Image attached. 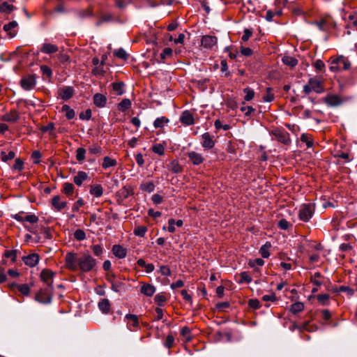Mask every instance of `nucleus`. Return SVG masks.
<instances>
[{"mask_svg": "<svg viewBox=\"0 0 357 357\" xmlns=\"http://www.w3.org/2000/svg\"><path fill=\"white\" fill-rule=\"evenodd\" d=\"M65 261L66 267L71 271L90 272L96 266V259L86 253L78 256L75 252H68L65 256Z\"/></svg>", "mask_w": 357, "mask_h": 357, "instance_id": "1", "label": "nucleus"}, {"mask_svg": "<svg viewBox=\"0 0 357 357\" xmlns=\"http://www.w3.org/2000/svg\"><path fill=\"white\" fill-rule=\"evenodd\" d=\"M314 212V207L311 204H302L299 208V219L304 222H308L312 217Z\"/></svg>", "mask_w": 357, "mask_h": 357, "instance_id": "2", "label": "nucleus"}, {"mask_svg": "<svg viewBox=\"0 0 357 357\" xmlns=\"http://www.w3.org/2000/svg\"><path fill=\"white\" fill-rule=\"evenodd\" d=\"M202 45L206 49H214L217 47L218 38L215 36L205 35L202 38Z\"/></svg>", "mask_w": 357, "mask_h": 357, "instance_id": "3", "label": "nucleus"}, {"mask_svg": "<svg viewBox=\"0 0 357 357\" xmlns=\"http://www.w3.org/2000/svg\"><path fill=\"white\" fill-rule=\"evenodd\" d=\"M35 299L42 304H48L51 303L52 295L49 289L40 290L36 294Z\"/></svg>", "mask_w": 357, "mask_h": 357, "instance_id": "4", "label": "nucleus"}, {"mask_svg": "<svg viewBox=\"0 0 357 357\" xmlns=\"http://www.w3.org/2000/svg\"><path fill=\"white\" fill-rule=\"evenodd\" d=\"M75 93V90L73 86H64L60 88L58 91V95L61 99L66 101L70 99Z\"/></svg>", "mask_w": 357, "mask_h": 357, "instance_id": "5", "label": "nucleus"}, {"mask_svg": "<svg viewBox=\"0 0 357 357\" xmlns=\"http://www.w3.org/2000/svg\"><path fill=\"white\" fill-rule=\"evenodd\" d=\"M36 84V80L34 75H29L21 79V86L26 91L33 89Z\"/></svg>", "mask_w": 357, "mask_h": 357, "instance_id": "6", "label": "nucleus"}, {"mask_svg": "<svg viewBox=\"0 0 357 357\" xmlns=\"http://www.w3.org/2000/svg\"><path fill=\"white\" fill-rule=\"evenodd\" d=\"M54 273L50 270L45 269L43 270L40 273L41 280L50 289L52 288L53 278Z\"/></svg>", "mask_w": 357, "mask_h": 357, "instance_id": "7", "label": "nucleus"}, {"mask_svg": "<svg viewBox=\"0 0 357 357\" xmlns=\"http://www.w3.org/2000/svg\"><path fill=\"white\" fill-rule=\"evenodd\" d=\"M274 135L277 140L284 144H289L291 142L289 134L286 131L276 130Z\"/></svg>", "mask_w": 357, "mask_h": 357, "instance_id": "8", "label": "nucleus"}, {"mask_svg": "<svg viewBox=\"0 0 357 357\" xmlns=\"http://www.w3.org/2000/svg\"><path fill=\"white\" fill-rule=\"evenodd\" d=\"M324 101L331 107H336L341 104L342 100L337 95L330 94L324 98Z\"/></svg>", "mask_w": 357, "mask_h": 357, "instance_id": "9", "label": "nucleus"}, {"mask_svg": "<svg viewBox=\"0 0 357 357\" xmlns=\"http://www.w3.org/2000/svg\"><path fill=\"white\" fill-rule=\"evenodd\" d=\"M189 160L194 165H199L204 161V158L201 153L195 151H190L187 153Z\"/></svg>", "mask_w": 357, "mask_h": 357, "instance_id": "10", "label": "nucleus"}, {"mask_svg": "<svg viewBox=\"0 0 357 357\" xmlns=\"http://www.w3.org/2000/svg\"><path fill=\"white\" fill-rule=\"evenodd\" d=\"M203 142L202 145L204 149H210L215 145V142L208 132H205L202 136Z\"/></svg>", "mask_w": 357, "mask_h": 357, "instance_id": "11", "label": "nucleus"}, {"mask_svg": "<svg viewBox=\"0 0 357 357\" xmlns=\"http://www.w3.org/2000/svg\"><path fill=\"white\" fill-rule=\"evenodd\" d=\"M308 83L310 85L313 91L317 93H321L324 91L323 86H321V83L317 78H310L308 80Z\"/></svg>", "mask_w": 357, "mask_h": 357, "instance_id": "12", "label": "nucleus"}, {"mask_svg": "<svg viewBox=\"0 0 357 357\" xmlns=\"http://www.w3.org/2000/svg\"><path fill=\"white\" fill-rule=\"evenodd\" d=\"M24 264L30 267H34L39 261V256L37 254H31L23 258Z\"/></svg>", "mask_w": 357, "mask_h": 357, "instance_id": "13", "label": "nucleus"}, {"mask_svg": "<svg viewBox=\"0 0 357 357\" xmlns=\"http://www.w3.org/2000/svg\"><path fill=\"white\" fill-rule=\"evenodd\" d=\"M180 121H181L182 123H183L186 126H190V125L193 124L194 123V118H193L192 114L188 110L184 111L180 116Z\"/></svg>", "mask_w": 357, "mask_h": 357, "instance_id": "14", "label": "nucleus"}, {"mask_svg": "<svg viewBox=\"0 0 357 357\" xmlns=\"http://www.w3.org/2000/svg\"><path fill=\"white\" fill-rule=\"evenodd\" d=\"M112 253L119 259H123L127 255L126 248L119 245H114L112 249Z\"/></svg>", "mask_w": 357, "mask_h": 357, "instance_id": "15", "label": "nucleus"}, {"mask_svg": "<svg viewBox=\"0 0 357 357\" xmlns=\"http://www.w3.org/2000/svg\"><path fill=\"white\" fill-rule=\"evenodd\" d=\"M51 203L53 207L57 211L63 209L67 205L66 202L61 201V197L59 195L53 197Z\"/></svg>", "mask_w": 357, "mask_h": 357, "instance_id": "16", "label": "nucleus"}, {"mask_svg": "<svg viewBox=\"0 0 357 357\" xmlns=\"http://www.w3.org/2000/svg\"><path fill=\"white\" fill-rule=\"evenodd\" d=\"M93 103L96 107H104L107 102V98L102 93H96L93 96Z\"/></svg>", "mask_w": 357, "mask_h": 357, "instance_id": "17", "label": "nucleus"}, {"mask_svg": "<svg viewBox=\"0 0 357 357\" xmlns=\"http://www.w3.org/2000/svg\"><path fill=\"white\" fill-rule=\"evenodd\" d=\"M58 50V47L55 45L51 43H43L40 51L44 54H50L56 52Z\"/></svg>", "mask_w": 357, "mask_h": 357, "instance_id": "18", "label": "nucleus"}, {"mask_svg": "<svg viewBox=\"0 0 357 357\" xmlns=\"http://www.w3.org/2000/svg\"><path fill=\"white\" fill-rule=\"evenodd\" d=\"M19 119V115L16 111H12L6 113L1 116V120L7 122H15Z\"/></svg>", "mask_w": 357, "mask_h": 357, "instance_id": "19", "label": "nucleus"}, {"mask_svg": "<svg viewBox=\"0 0 357 357\" xmlns=\"http://www.w3.org/2000/svg\"><path fill=\"white\" fill-rule=\"evenodd\" d=\"M155 291V287L151 284H144L141 287V292L146 296H151Z\"/></svg>", "mask_w": 357, "mask_h": 357, "instance_id": "20", "label": "nucleus"}, {"mask_svg": "<svg viewBox=\"0 0 357 357\" xmlns=\"http://www.w3.org/2000/svg\"><path fill=\"white\" fill-rule=\"evenodd\" d=\"M167 169L169 171L172 172L174 174H178L181 172L183 169L178 161L176 160H174L172 162H170V163L167 166Z\"/></svg>", "mask_w": 357, "mask_h": 357, "instance_id": "21", "label": "nucleus"}, {"mask_svg": "<svg viewBox=\"0 0 357 357\" xmlns=\"http://www.w3.org/2000/svg\"><path fill=\"white\" fill-rule=\"evenodd\" d=\"M125 320L128 321V326H138V317L135 314H126L125 316Z\"/></svg>", "mask_w": 357, "mask_h": 357, "instance_id": "22", "label": "nucleus"}, {"mask_svg": "<svg viewBox=\"0 0 357 357\" xmlns=\"http://www.w3.org/2000/svg\"><path fill=\"white\" fill-rule=\"evenodd\" d=\"M88 178V175L86 172L79 171L77 174L74 177L73 181L74 183L78 185H82L83 181H86Z\"/></svg>", "mask_w": 357, "mask_h": 357, "instance_id": "23", "label": "nucleus"}, {"mask_svg": "<svg viewBox=\"0 0 357 357\" xmlns=\"http://www.w3.org/2000/svg\"><path fill=\"white\" fill-rule=\"evenodd\" d=\"M90 193L96 197H100L102 195L103 188L100 185H92L90 188Z\"/></svg>", "mask_w": 357, "mask_h": 357, "instance_id": "24", "label": "nucleus"}, {"mask_svg": "<svg viewBox=\"0 0 357 357\" xmlns=\"http://www.w3.org/2000/svg\"><path fill=\"white\" fill-rule=\"evenodd\" d=\"M117 164V162L116 160L111 158L109 156H105L103 158V162L102 164V168L106 169L111 167H114Z\"/></svg>", "mask_w": 357, "mask_h": 357, "instance_id": "25", "label": "nucleus"}, {"mask_svg": "<svg viewBox=\"0 0 357 357\" xmlns=\"http://www.w3.org/2000/svg\"><path fill=\"white\" fill-rule=\"evenodd\" d=\"M282 61L284 64L291 67H294L298 64V60L295 57L291 56H283Z\"/></svg>", "mask_w": 357, "mask_h": 357, "instance_id": "26", "label": "nucleus"}, {"mask_svg": "<svg viewBox=\"0 0 357 357\" xmlns=\"http://www.w3.org/2000/svg\"><path fill=\"white\" fill-rule=\"evenodd\" d=\"M61 111L65 112V116L68 119H73L75 116L74 109H71L68 105H63Z\"/></svg>", "mask_w": 357, "mask_h": 357, "instance_id": "27", "label": "nucleus"}, {"mask_svg": "<svg viewBox=\"0 0 357 357\" xmlns=\"http://www.w3.org/2000/svg\"><path fill=\"white\" fill-rule=\"evenodd\" d=\"M0 156H1V160L3 162H6L8 160L13 159L15 157V153L13 151H10L8 153H6V151H2L0 153Z\"/></svg>", "mask_w": 357, "mask_h": 357, "instance_id": "28", "label": "nucleus"}, {"mask_svg": "<svg viewBox=\"0 0 357 357\" xmlns=\"http://www.w3.org/2000/svg\"><path fill=\"white\" fill-rule=\"evenodd\" d=\"M131 107V102L128 98H124L122 100L119 104L118 105L119 110L121 112H125L128 109Z\"/></svg>", "mask_w": 357, "mask_h": 357, "instance_id": "29", "label": "nucleus"}, {"mask_svg": "<svg viewBox=\"0 0 357 357\" xmlns=\"http://www.w3.org/2000/svg\"><path fill=\"white\" fill-rule=\"evenodd\" d=\"M113 90L117 95H122L124 93V83L123 82H114L112 84Z\"/></svg>", "mask_w": 357, "mask_h": 357, "instance_id": "30", "label": "nucleus"}, {"mask_svg": "<svg viewBox=\"0 0 357 357\" xmlns=\"http://www.w3.org/2000/svg\"><path fill=\"white\" fill-rule=\"evenodd\" d=\"M19 292L24 296H28L30 292V287L26 284H15V285Z\"/></svg>", "mask_w": 357, "mask_h": 357, "instance_id": "31", "label": "nucleus"}, {"mask_svg": "<svg viewBox=\"0 0 357 357\" xmlns=\"http://www.w3.org/2000/svg\"><path fill=\"white\" fill-rule=\"evenodd\" d=\"M113 20V16L111 13H107L101 16L100 20L96 22V26H100L103 22H112Z\"/></svg>", "mask_w": 357, "mask_h": 357, "instance_id": "32", "label": "nucleus"}, {"mask_svg": "<svg viewBox=\"0 0 357 357\" xmlns=\"http://www.w3.org/2000/svg\"><path fill=\"white\" fill-rule=\"evenodd\" d=\"M98 307L100 310L105 312L109 310V302L108 299L104 298L98 303Z\"/></svg>", "mask_w": 357, "mask_h": 357, "instance_id": "33", "label": "nucleus"}, {"mask_svg": "<svg viewBox=\"0 0 357 357\" xmlns=\"http://www.w3.org/2000/svg\"><path fill=\"white\" fill-rule=\"evenodd\" d=\"M304 310V304L301 302H296L291 305V312H301Z\"/></svg>", "mask_w": 357, "mask_h": 357, "instance_id": "34", "label": "nucleus"}, {"mask_svg": "<svg viewBox=\"0 0 357 357\" xmlns=\"http://www.w3.org/2000/svg\"><path fill=\"white\" fill-rule=\"evenodd\" d=\"M154 300L159 306H163L167 301V296L163 294H158L155 296Z\"/></svg>", "mask_w": 357, "mask_h": 357, "instance_id": "35", "label": "nucleus"}, {"mask_svg": "<svg viewBox=\"0 0 357 357\" xmlns=\"http://www.w3.org/2000/svg\"><path fill=\"white\" fill-rule=\"evenodd\" d=\"M15 9L13 5L8 4L7 2H3L0 5L1 13H10Z\"/></svg>", "mask_w": 357, "mask_h": 357, "instance_id": "36", "label": "nucleus"}, {"mask_svg": "<svg viewBox=\"0 0 357 357\" xmlns=\"http://www.w3.org/2000/svg\"><path fill=\"white\" fill-rule=\"evenodd\" d=\"M271 247L270 243H266L262 245L259 250V253L263 258H268L270 256L269 248Z\"/></svg>", "mask_w": 357, "mask_h": 357, "instance_id": "37", "label": "nucleus"}, {"mask_svg": "<svg viewBox=\"0 0 357 357\" xmlns=\"http://www.w3.org/2000/svg\"><path fill=\"white\" fill-rule=\"evenodd\" d=\"M319 303L323 305L328 304L329 300V295L328 294H321L316 296Z\"/></svg>", "mask_w": 357, "mask_h": 357, "instance_id": "38", "label": "nucleus"}, {"mask_svg": "<svg viewBox=\"0 0 357 357\" xmlns=\"http://www.w3.org/2000/svg\"><path fill=\"white\" fill-rule=\"evenodd\" d=\"M147 231V229L144 226H137L134 229V234L140 237L144 236L146 232Z\"/></svg>", "mask_w": 357, "mask_h": 357, "instance_id": "39", "label": "nucleus"}, {"mask_svg": "<svg viewBox=\"0 0 357 357\" xmlns=\"http://www.w3.org/2000/svg\"><path fill=\"white\" fill-rule=\"evenodd\" d=\"M243 92L245 93V96H244V100L245 101L251 100L255 96L254 91L249 87L245 88L243 89Z\"/></svg>", "mask_w": 357, "mask_h": 357, "instance_id": "40", "label": "nucleus"}, {"mask_svg": "<svg viewBox=\"0 0 357 357\" xmlns=\"http://www.w3.org/2000/svg\"><path fill=\"white\" fill-rule=\"evenodd\" d=\"M301 141L305 142L308 148H310L313 146V142L310 135L307 134H302L301 136Z\"/></svg>", "mask_w": 357, "mask_h": 357, "instance_id": "41", "label": "nucleus"}, {"mask_svg": "<svg viewBox=\"0 0 357 357\" xmlns=\"http://www.w3.org/2000/svg\"><path fill=\"white\" fill-rule=\"evenodd\" d=\"M86 150L82 148H78L76 151V158L79 162H82L85 159Z\"/></svg>", "mask_w": 357, "mask_h": 357, "instance_id": "42", "label": "nucleus"}, {"mask_svg": "<svg viewBox=\"0 0 357 357\" xmlns=\"http://www.w3.org/2000/svg\"><path fill=\"white\" fill-rule=\"evenodd\" d=\"M63 192L67 195H73L74 192V185L70 183H65L63 184Z\"/></svg>", "mask_w": 357, "mask_h": 357, "instance_id": "43", "label": "nucleus"}, {"mask_svg": "<svg viewBox=\"0 0 357 357\" xmlns=\"http://www.w3.org/2000/svg\"><path fill=\"white\" fill-rule=\"evenodd\" d=\"M141 189L148 192H152L155 189L153 182H147L141 185Z\"/></svg>", "mask_w": 357, "mask_h": 357, "instance_id": "44", "label": "nucleus"}, {"mask_svg": "<svg viewBox=\"0 0 357 357\" xmlns=\"http://www.w3.org/2000/svg\"><path fill=\"white\" fill-rule=\"evenodd\" d=\"M167 122H168V120L165 117H159L154 121L153 126L156 128H162L165 125V123Z\"/></svg>", "mask_w": 357, "mask_h": 357, "instance_id": "45", "label": "nucleus"}, {"mask_svg": "<svg viewBox=\"0 0 357 357\" xmlns=\"http://www.w3.org/2000/svg\"><path fill=\"white\" fill-rule=\"evenodd\" d=\"M264 264V261L261 258H257L249 261V265L255 268L256 266H261Z\"/></svg>", "mask_w": 357, "mask_h": 357, "instance_id": "46", "label": "nucleus"}, {"mask_svg": "<svg viewBox=\"0 0 357 357\" xmlns=\"http://www.w3.org/2000/svg\"><path fill=\"white\" fill-rule=\"evenodd\" d=\"M74 238L77 241H83L86 238V234L82 229H77L74 232Z\"/></svg>", "mask_w": 357, "mask_h": 357, "instance_id": "47", "label": "nucleus"}, {"mask_svg": "<svg viewBox=\"0 0 357 357\" xmlns=\"http://www.w3.org/2000/svg\"><path fill=\"white\" fill-rule=\"evenodd\" d=\"M181 335L185 339L186 341H190L191 339L190 330L187 326L183 327L181 328Z\"/></svg>", "mask_w": 357, "mask_h": 357, "instance_id": "48", "label": "nucleus"}, {"mask_svg": "<svg viewBox=\"0 0 357 357\" xmlns=\"http://www.w3.org/2000/svg\"><path fill=\"white\" fill-rule=\"evenodd\" d=\"M240 110L244 113L245 116H249L250 114L255 111L252 106H245L243 105L241 107Z\"/></svg>", "mask_w": 357, "mask_h": 357, "instance_id": "49", "label": "nucleus"}, {"mask_svg": "<svg viewBox=\"0 0 357 357\" xmlns=\"http://www.w3.org/2000/svg\"><path fill=\"white\" fill-rule=\"evenodd\" d=\"M338 292H344L346 293L349 296H351L354 294V291L351 288H350L348 286H341L339 287L338 289L336 290Z\"/></svg>", "mask_w": 357, "mask_h": 357, "instance_id": "50", "label": "nucleus"}, {"mask_svg": "<svg viewBox=\"0 0 357 357\" xmlns=\"http://www.w3.org/2000/svg\"><path fill=\"white\" fill-rule=\"evenodd\" d=\"M153 151L159 155H162L165 153L164 146L161 144H157L152 148Z\"/></svg>", "mask_w": 357, "mask_h": 357, "instance_id": "51", "label": "nucleus"}, {"mask_svg": "<svg viewBox=\"0 0 357 357\" xmlns=\"http://www.w3.org/2000/svg\"><path fill=\"white\" fill-rule=\"evenodd\" d=\"M252 281L251 277L246 272H242L240 274V282L250 283Z\"/></svg>", "mask_w": 357, "mask_h": 357, "instance_id": "52", "label": "nucleus"}, {"mask_svg": "<svg viewBox=\"0 0 357 357\" xmlns=\"http://www.w3.org/2000/svg\"><path fill=\"white\" fill-rule=\"evenodd\" d=\"M17 250H6L4 253V257L6 258H10L12 261H15L17 257Z\"/></svg>", "mask_w": 357, "mask_h": 357, "instance_id": "53", "label": "nucleus"}, {"mask_svg": "<svg viewBox=\"0 0 357 357\" xmlns=\"http://www.w3.org/2000/svg\"><path fill=\"white\" fill-rule=\"evenodd\" d=\"M79 117L81 120H89L91 118V110L90 109H87L84 112H82Z\"/></svg>", "mask_w": 357, "mask_h": 357, "instance_id": "54", "label": "nucleus"}, {"mask_svg": "<svg viewBox=\"0 0 357 357\" xmlns=\"http://www.w3.org/2000/svg\"><path fill=\"white\" fill-rule=\"evenodd\" d=\"M114 55L118 58L126 59L128 58V54L123 48H119L115 50Z\"/></svg>", "mask_w": 357, "mask_h": 357, "instance_id": "55", "label": "nucleus"}, {"mask_svg": "<svg viewBox=\"0 0 357 357\" xmlns=\"http://www.w3.org/2000/svg\"><path fill=\"white\" fill-rule=\"evenodd\" d=\"M24 168V162L20 158L15 160L13 169L17 171H22Z\"/></svg>", "mask_w": 357, "mask_h": 357, "instance_id": "56", "label": "nucleus"}, {"mask_svg": "<svg viewBox=\"0 0 357 357\" xmlns=\"http://www.w3.org/2000/svg\"><path fill=\"white\" fill-rule=\"evenodd\" d=\"M172 50L170 47L165 48L160 54V58L165 59L167 57L170 56L172 54Z\"/></svg>", "mask_w": 357, "mask_h": 357, "instance_id": "57", "label": "nucleus"}, {"mask_svg": "<svg viewBox=\"0 0 357 357\" xmlns=\"http://www.w3.org/2000/svg\"><path fill=\"white\" fill-rule=\"evenodd\" d=\"M91 249L96 256H100L103 253L102 248L100 245H93Z\"/></svg>", "mask_w": 357, "mask_h": 357, "instance_id": "58", "label": "nucleus"}, {"mask_svg": "<svg viewBox=\"0 0 357 357\" xmlns=\"http://www.w3.org/2000/svg\"><path fill=\"white\" fill-rule=\"evenodd\" d=\"M40 70H41L43 75H46L48 77H51L52 75V70L47 66H45V65L41 66Z\"/></svg>", "mask_w": 357, "mask_h": 357, "instance_id": "59", "label": "nucleus"}, {"mask_svg": "<svg viewBox=\"0 0 357 357\" xmlns=\"http://www.w3.org/2000/svg\"><path fill=\"white\" fill-rule=\"evenodd\" d=\"M89 151L90 153L93 155H100L102 153V149L100 146L95 145L91 146L89 149Z\"/></svg>", "mask_w": 357, "mask_h": 357, "instance_id": "60", "label": "nucleus"}, {"mask_svg": "<svg viewBox=\"0 0 357 357\" xmlns=\"http://www.w3.org/2000/svg\"><path fill=\"white\" fill-rule=\"evenodd\" d=\"M174 337L172 334H169L167 336V338H166V340L165 342V345L167 348H171L174 344Z\"/></svg>", "mask_w": 357, "mask_h": 357, "instance_id": "61", "label": "nucleus"}, {"mask_svg": "<svg viewBox=\"0 0 357 357\" xmlns=\"http://www.w3.org/2000/svg\"><path fill=\"white\" fill-rule=\"evenodd\" d=\"M159 271L161 275L165 276H169L172 273L170 268L167 266H161Z\"/></svg>", "mask_w": 357, "mask_h": 357, "instance_id": "62", "label": "nucleus"}, {"mask_svg": "<svg viewBox=\"0 0 357 357\" xmlns=\"http://www.w3.org/2000/svg\"><path fill=\"white\" fill-rule=\"evenodd\" d=\"M252 31H250L248 29H245L244 31H243V34L241 37V40L243 42L248 41L249 40V38H250V36H252Z\"/></svg>", "mask_w": 357, "mask_h": 357, "instance_id": "63", "label": "nucleus"}, {"mask_svg": "<svg viewBox=\"0 0 357 357\" xmlns=\"http://www.w3.org/2000/svg\"><path fill=\"white\" fill-rule=\"evenodd\" d=\"M314 66L317 70L321 71L324 70V69L325 68L324 63L320 59H318L314 62Z\"/></svg>", "mask_w": 357, "mask_h": 357, "instance_id": "64", "label": "nucleus"}]
</instances>
